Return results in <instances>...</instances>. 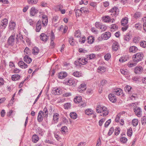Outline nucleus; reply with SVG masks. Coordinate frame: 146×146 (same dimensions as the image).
Here are the masks:
<instances>
[{
  "mask_svg": "<svg viewBox=\"0 0 146 146\" xmlns=\"http://www.w3.org/2000/svg\"><path fill=\"white\" fill-rule=\"evenodd\" d=\"M96 111L98 113H102V114L101 115H103V116H105L107 115L109 111L107 108L105 106L101 107L100 106H98L96 108Z\"/></svg>",
  "mask_w": 146,
  "mask_h": 146,
  "instance_id": "1",
  "label": "nucleus"
},
{
  "mask_svg": "<svg viewBox=\"0 0 146 146\" xmlns=\"http://www.w3.org/2000/svg\"><path fill=\"white\" fill-rule=\"evenodd\" d=\"M144 57V55L142 52L137 53L134 54L132 57L133 62L137 63L141 61Z\"/></svg>",
  "mask_w": 146,
  "mask_h": 146,
  "instance_id": "2",
  "label": "nucleus"
},
{
  "mask_svg": "<svg viewBox=\"0 0 146 146\" xmlns=\"http://www.w3.org/2000/svg\"><path fill=\"white\" fill-rule=\"evenodd\" d=\"M15 35H11L8 38L7 40V43L9 46H13L15 42Z\"/></svg>",
  "mask_w": 146,
  "mask_h": 146,
  "instance_id": "3",
  "label": "nucleus"
},
{
  "mask_svg": "<svg viewBox=\"0 0 146 146\" xmlns=\"http://www.w3.org/2000/svg\"><path fill=\"white\" fill-rule=\"evenodd\" d=\"M111 13V15L116 17L119 14V9L116 7H114L109 11Z\"/></svg>",
  "mask_w": 146,
  "mask_h": 146,
  "instance_id": "4",
  "label": "nucleus"
},
{
  "mask_svg": "<svg viewBox=\"0 0 146 146\" xmlns=\"http://www.w3.org/2000/svg\"><path fill=\"white\" fill-rule=\"evenodd\" d=\"M8 20L7 19H4L1 21L0 24V28L4 29L8 24Z\"/></svg>",
  "mask_w": 146,
  "mask_h": 146,
  "instance_id": "5",
  "label": "nucleus"
},
{
  "mask_svg": "<svg viewBox=\"0 0 146 146\" xmlns=\"http://www.w3.org/2000/svg\"><path fill=\"white\" fill-rule=\"evenodd\" d=\"M134 110L136 116L138 117H141V116L142 111L140 108L137 107L134 109Z\"/></svg>",
  "mask_w": 146,
  "mask_h": 146,
  "instance_id": "6",
  "label": "nucleus"
},
{
  "mask_svg": "<svg viewBox=\"0 0 146 146\" xmlns=\"http://www.w3.org/2000/svg\"><path fill=\"white\" fill-rule=\"evenodd\" d=\"M108 98L109 100L112 102L114 103L116 101L117 99L114 94H110L108 95Z\"/></svg>",
  "mask_w": 146,
  "mask_h": 146,
  "instance_id": "7",
  "label": "nucleus"
},
{
  "mask_svg": "<svg viewBox=\"0 0 146 146\" xmlns=\"http://www.w3.org/2000/svg\"><path fill=\"white\" fill-rule=\"evenodd\" d=\"M67 74L65 72H62L58 74V78L60 79H63L67 76Z\"/></svg>",
  "mask_w": 146,
  "mask_h": 146,
  "instance_id": "8",
  "label": "nucleus"
},
{
  "mask_svg": "<svg viewBox=\"0 0 146 146\" xmlns=\"http://www.w3.org/2000/svg\"><path fill=\"white\" fill-rule=\"evenodd\" d=\"M47 17L46 15H44L42 17V22L43 25L46 26L47 25L48 22Z\"/></svg>",
  "mask_w": 146,
  "mask_h": 146,
  "instance_id": "9",
  "label": "nucleus"
},
{
  "mask_svg": "<svg viewBox=\"0 0 146 146\" xmlns=\"http://www.w3.org/2000/svg\"><path fill=\"white\" fill-rule=\"evenodd\" d=\"M42 111H39L38 113V115L37 116V120L39 122H41L43 120V118H46L44 117H43L42 115Z\"/></svg>",
  "mask_w": 146,
  "mask_h": 146,
  "instance_id": "10",
  "label": "nucleus"
},
{
  "mask_svg": "<svg viewBox=\"0 0 146 146\" xmlns=\"http://www.w3.org/2000/svg\"><path fill=\"white\" fill-rule=\"evenodd\" d=\"M112 49L113 51H116L118 49L119 45L116 41H115L112 46Z\"/></svg>",
  "mask_w": 146,
  "mask_h": 146,
  "instance_id": "11",
  "label": "nucleus"
},
{
  "mask_svg": "<svg viewBox=\"0 0 146 146\" xmlns=\"http://www.w3.org/2000/svg\"><path fill=\"white\" fill-rule=\"evenodd\" d=\"M104 40H107L111 36V33L109 32H107L102 35Z\"/></svg>",
  "mask_w": 146,
  "mask_h": 146,
  "instance_id": "12",
  "label": "nucleus"
},
{
  "mask_svg": "<svg viewBox=\"0 0 146 146\" xmlns=\"http://www.w3.org/2000/svg\"><path fill=\"white\" fill-rule=\"evenodd\" d=\"M18 65L22 68H26L28 67L27 65L22 61H20L18 62Z\"/></svg>",
  "mask_w": 146,
  "mask_h": 146,
  "instance_id": "13",
  "label": "nucleus"
},
{
  "mask_svg": "<svg viewBox=\"0 0 146 146\" xmlns=\"http://www.w3.org/2000/svg\"><path fill=\"white\" fill-rule=\"evenodd\" d=\"M143 68L141 66H137L135 69V73L137 74H140L141 72L143 70Z\"/></svg>",
  "mask_w": 146,
  "mask_h": 146,
  "instance_id": "14",
  "label": "nucleus"
},
{
  "mask_svg": "<svg viewBox=\"0 0 146 146\" xmlns=\"http://www.w3.org/2000/svg\"><path fill=\"white\" fill-rule=\"evenodd\" d=\"M38 11L34 7H32L30 11V14L32 16H34L36 14H37Z\"/></svg>",
  "mask_w": 146,
  "mask_h": 146,
  "instance_id": "15",
  "label": "nucleus"
},
{
  "mask_svg": "<svg viewBox=\"0 0 146 146\" xmlns=\"http://www.w3.org/2000/svg\"><path fill=\"white\" fill-rule=\"evenodd\" d=\"M40 37L41 40L44 42L46 41L48 38V37L46 34L43 33L40 34Z\"/></svg>",
  "mask_w": 146,
  "mask_h": 146,
  "instance_id": "16",
  "label": "nucleus"
},
{
  "mask_svg": "<svg viewBox=\"0 0 146 146\" xmlns=\"http://www.w3.org/2000/svg\"><path fill=\"white\" fill-rule=\"evenodd\" d=\"M79 64L85 65L87 63L86 58H80L78 59Z\"/></svg>",
  "mask_w": 146,
  "mask_h": 146,
  "instance_id": "17",
  "label": "nucleus"
},
{
  "mask_svg": "<svg viewBox=\"0 0 146 146\" xmlns=\"http://www.w3.org/2000/svg\"><path fill=\"white\" fill-rule=\"evenodd\" d=\"M110 17L108 16H105L104 17H102V20L104 22H111V17Z\"/></svg>",
  "mask_w": 146,
  "mask_h": 146,
  "instance_id": "18",
  "label": "nucleus"
},
{
  "mask_svg": "<svg viewBox=\"0 0 146 146\" xmlns=\"http://www.w3.org/2000/svg\"><path fill=\"white\" fill-rule=\"evenodd\" d=\"M41 21L39 20L36 24V32H39L40 31L41 28Z\"/></svg>",
  "mask_w": 146,
  "mask_h": 146,
  "instance_id": "19",
  "label": "nucleus"
},
{
  "mask_svg": "<svg viewBox=\"0 0 146 146\" xmlns=\"http://www.w3.org/2000/svg\"><path fill=\"white\" fill-rule=\"evenodd\" d=\"M24 60L25 62L29 64L32 61V59L28 56L26 55L24 57Z\"/></svg>",
  "mask_w": 146,
  "mask_h": 146,
  "instance_id": "20",
  "label": "nucleus"
},
{
  "mask_svg": "<svg viewBox=\"0 0 146 146\" xmlns=\"http://www.w3.org/2000/svg\"><path fill=\"white\" fill-rule=\"evenodd\" d=\"M20 78V76L19 74H14L11 76L12 80L13 81L18 80Z\"/></svg>",
  "mask_w": 146,
  "mask_h": 146,
  "instance_id": "21",
  "label": "nucleus"
},
{
  "mask_svg": "<svg viewBox=\"0 0 146 146\" xmlns=\"http://www.w3.org/2000/svg\"><path fill=\"white\" fill-rule=\"evenodd\" d=\"M42 115L43 117H44L46 118H47L48 116V112L47 109L46 107H45L42 111Z\"/></svg>",
  "mask_w": 146,
  "mask_h": 146,
  "instance_id": "22",
  "label": "nucleus"
},
{
  "mask_svg": "<svg viewBox=\"0 0 146 146\" xmlns=\"http://www.w3.org/2000/svg\"><path fill=\"white\" fill-rule=\"evenodd\" d=\"M137 50L138 49L135 46H131L129 48V52H130L135 53L137 51Z\"/></svg>",
  "mask_w": 146,
  "mask_h": 146,
  "instance_id": "23",
  "label": "nucleus"
},
{
  "mask_svg": "<svg viewBox=\"0 0 146 146\" xmlns=\"http://www.w3.org/2000/svg\"><path fill=\"white\" fill-rule=\"evenodd\" d=\"M129 57L128 56H122L121 57L119 60L120 62H125L127 60H129Z\"/></svg>",
  "mask_w": 146,
  "mask_h": 146,
  "instance_id": "24",
  "label": "nucleus"
},
{
  "mask_svg": "<svg viewBox=\"0 0 146 146\" xmlns=\"http://www.w3.org/2000/svg\"><path fill=\"white\" fill-rule=\"evenodd\" d=\"M131 88H132L131 86L128 85L126 86L125 87V91L126 92L128 93L129 94H131Z\"/></svg>",
  "mask_w": 146,
  "mask_h": 146,
  "instance_id": "25",
  "label": "nucleus"
},
{
  "mask_svg": "<svg viewBox=\"0 0 146 146\" xmlns=\"http://www.w3.org/2000/svg\"><path fill=\"white\" fill-rule=\"evenodd\" d=\"M128 18L125 17L123 18L121 21V25L123 26H125L128 23Z\"/></svg>",
  "mask_w": 146,
  "mask_h": 146,
  "instance_id": "26",
  "label": "nucleus"
},
{
  "mask_svg": "<svg viewBox=\"0 0 146 146\" xmlns=\"http://www.w3.org/2000/svg\"><path fill=\"white\" fill-rule=\"evenodd\" d=\"M16 24L14 22H11L9 24V28L11 30H13L15 27Z\"/></svg>",
  "mask_w": 146,
  "mask_h": 146,
  "instance_id": "27",
  "label": "nucleus"
},
{
  "mask_svg": "<svg viewBox=\"0 0 146 146\" xmlns=\"http://www.w3.org/2000/svg\"><path fill=\"white\" fill-rule=\"evenodd\" d=\"M106 70V68L103 66L99 67L98 69V72L102 73H104Z\"/></svg>",
  "mask_w": 146,
  "mask_h": 146,
  "instance_id": "28",
  "label": "nucleus"
},
{
  "mask_svg": "<svg viewBox=\"0 0 146 146\" xmlns=\"http://www.w3.org/2000/svg\"><path fill=\"white\" fill-rule=\"evenodd\" d=\"M141 15V13L139 12H135L133 16V17L135 19H137L140 17Z\"/></svg>",
  "mask_w": 146,
  "mask_h": 146,
  "instance_id": "29",
  "label": "nucleus"
},
{
  "mask_svg": "<svg viewBox=\"0 0 146 146\" xmlns=\"http://www.w3.org/2000/svg\"><path fill=\"white\" fill-rule=\"evenodd\" d=\"M52 92V93H53L55 95L60 94L61 92V90L60 89L58 88L53 90Z\"/></svg>",
  "mask_w": 146,
  "mask_h": 146,
  "instance_id": "30",
  "label": "nucleus"
},
{
  "mask_svg": "<svg viewBox=\"0 0 146 146\" xmlns=\"http://www.w3.org/2000/svg\"><path fill=\"white\" fill-rule=\"evenodd\" d=\"M39 140V137L36 135H33L32 137V141L35 143H36Z\"/></svg>",
  "mask_w": 146,
  "mask_h": 146,
  "instance_id": "31",
  "label": "nucleus"
},
{
  "mask_svg": "<svg viewBox=\"0 0 146 146\" xmlns=\"http://www.w3.org/2000/svg\"><path fill=\"white\" fill-rule=\"evenodd\" d=\"M88 42L90 44H92L94 40V37L92 36H88Z\"/></svg>",
  "mask_w": 146,
  "mask_h": 146,
  "instance_id": "32",
  "label": "nucleus"
},
{
  "mask_svg": "<svg viewBox=\"0 0 146 146\" xmlns=\"http://www.w3.org/2000/svg\"><path fill=\"white\" fill-rule=\"evenodd\" d=\"M114 92H116V94L117 95H120V94L122 93V90L120 88H117L114 90Z\"/></svg>",
  "mask_w": 146,
  "mask_h": 146,
  "instance_id": "33",
  "label": "nucleus"
},
{
  "mask_svg": "<svg viewBox=\"0 0 146 146\" xmlns=\"http://www.w3.org/2000/svg\"><path fill=\"white\" fill-rule=\"evenodd\" d=\"M70 117L73 119H76L77 117V115L76 113L74 112L70 113Z\"/></svg>",
  "mask_w": 146,
  "mask_h": 146,
  "instance_id": "34",
  "label": "nucleus"
},
{
  "mask_svg": "<svg viewBox=\"0 0 146 146\" xmlns=\"http://www.w3.org/2000/svg\"><path fill=\"white\" fill-rule=\"evenodd\" d=\"M59 115V114L57 113H55L54 115L53 120L55 122H56L58 121Z\"/></svg>",
  "mask_w": 146,
  "mask_h": 146,
  "instance_id": "35",
  "label": "nucleus"
},
{
  "mask_svg": "<svg viewBox=\"0 0 146 146\" xmlns=\"http://www.w3.org/2000/svg\"><path fill=\"white\" fill-rule=\"evenodd\" d=\"M39 50L38 48L35 47L33 49V53L34 54H37L39 52Z\"/></svg>",
  "mask_w": 146,
  "mask_h": 146,
  "instance_id": "36",
  "label": "nucleus"
},
{
  "mask_svg": "<svg viewBox=\"0 0 146 146\" xmlns=\"http://www.w3.org/2000/svg\"><path fill=\"white\" fill-rule=\"evenodd\" d=\"M85 113L88 115H91L93 113V111L90 109H88L85 111Z\"/></svg>",
  "mask_w": 146,
  "mask_h": 146,
  "instance_id": "37",
  "label": "nucleus"
},
{
  "mask_svg": "<svg viewBox=\"0 0 146 146\" xmlns=\"http://www.w3.org/2000/svg\"><path fill=\"white\" fill-rule=\"evenodd\" d=\"M81 36V33L79 30H78L76 31L74 33V36L77 38L80 37Z\"/></svg>",
  "mask_w": 146,
  "mask_h": 146,
  "instance_id": "38",
  "label": "nucleus"
},
{
  "mask_svg": "<svg viewBox=\"0 0 146 146\" xmlns=\"http://www.w3.org/2000/svg\"><path fill=\"white\" fill-rule=\"evenodd\" d=\"M82 13H89L88 9L86 7H82L80 9Z\"/></svg>",
  "mask_w": 146,
  "mask_h": 146,
  "instance_id": "39",
  "label": "nucleus"
},
{
  "mask_svg": "<svg viewBox=\"0 0 146 146\" xmlns=\"http://www.w3.org/2000/svg\"><path fill=\"white\" fill-rule=\"evenodd\" d=\"M74 11H75L76 15V17L77 16L79 17L81 15V14L82 13L81 9L80 10L75 9Z\"/></svg>",
  "mask_w": 146,
  "mask_h": 146,
  "instance_id": "40",
  "label": "nucleus"
},
{
  "mask_svg": "<svg viewBox=\"0 0 146 146\" xmlns=\"http://www.w3.org/2000/svg\"><path fill=\"white\" fill-rule=\"evenodd\" d=\"M38 1V0H28V2L29 4H35Z\"/></svg>",
  "mask_w": 146,
  "mask_h": 146,
  "instance_id": "41",
  "label": "nucleus"
},
{
  "mask_svg": "<svg viewBox=\"0 0 146 146\" xmlns=\"http://www.w3.org/2000/svg\"><path fill=\"white\" fill-rule=\"evenodd\" d=\"M138 123V120L137 119H134L132 120L133 125L134 126H137Z\"/></svg>",
  "mask_w": 146,
  "mask_h": 146,
  "instance_id": "42",
  "label": "nucleus"
},
{
  "mask_svg": "<svg viewBox=\"0 0 146 146\" xmlns=\"http://www.w3.org/2000/svg\"><path fill=\"white\" fill-rule=\"evenodd\" d=\"M95 57V54H90V55H87V58L89 60H91L94 59Z\"/></svg>",
  "mask_w": 146,
  "mask_h": 146,
  "instance_id": "43",
  "label": "nucleus"
},
{
  "mask_svg": "<svg viewBox=\"0 0 146 146\" xmlns=\"http://www.w3.org/2000/svg\"><path fill=\"white\" fill-rule=\"evenodd\" d=\"M130 35L128 34H127L124 36V40L127 41H128L130 39Z\"/></svg>",
  "mask_w": 146,
  "mask_h": 146,
  "instance_id": "44",
  "label": "nucleus"
},
{
  "mask_svg": "<svg viewBox=\"0 0 146 146\" xmlns=\"http://www.w3.org/2000/svg\"><path fill=\"white\" fill-rule=\"evenodd\" d=\"M67 128L66 126H64L61 128V131L62 133L64 134L67 131Z\"/></svg>",
  "mask_w": 146,
  "mask_h": 146,
  "instance_id": "45",
  "label": "nucleus"
},
{
  "mask_svg": "<svg viewBox=\"0 0 146 146\" xmlns=\"http://www.w3.org/2000/svg\"><path fill=\"white\" fill-rule=\"evenodd\" d=\"M140 46L144 48H146V41L144 40H143L140 43Z\"/></svg>",
  "mask_w": 146,
  "mask_h": 146,
  "instance_id": "46",
  "label": "nucleus"
},
{
  "mask_svg": "<svg viewBox=\"0 0 146 146\" xmlns=\"http://www.w3.org/2000/svg\"><path fill=\"white\" fill-rule=\"evenodd\" d=\"M66 82L67 83V84L68 85L72 86L74 83V81L70 79L67 82Z\"/></svg>",
  "mask_w": 146,
  "mask_h": 146,
  "instance_id": "47",
  "label": "nucleus"
},
{
  "mask_svg": "<svg viewBox=\"0 0 146 146\" xmlns=\"http://www.w3.org/2000/svg\"><path fill=\"white\" fill-rule=\"evenodd\" d=\"M132 134V130L131 128H130L127 130V134L129 136L131 137Z\"/></svg>",
  "mask_w": 146,
  "mask_h": 146,
  "instance_id": "48",
  "label": "nucleus"
},
{
  "mask_svg": "<svg viewBox=\"0 0 146 146\" xmlns=\"http://www.w3.org/2000/svg\"><path fill=\"white\" fill-rule=\"evenodd\" d=\"M141 121L143 125L145 124L146 123V117L144 116L142 117L141 118Z\"/></svg>",
  "mask_w": 146,
  "mask_h": 146,
  "instance_id": "49",
  "label": "nucleus"
},
{
  "mask_svg": "<svg viewBox=\"0 0 146 146\" xmlns=\"http://www.w3.org/2000/svg\"><path fill=\"white\" fill-rule=\"evenodd\" d=\"M74 39L72 37H71L69 39V42L70 44L71 45H74Z\"/></svg>",
  "mask_w": 146,
  "mask_h": 146,
  "instance_id": "50",
  "label": "nucleus"
},
{
  "mask_svg": "<svg viewBox=\"0 0 146 146\" xmlns=\"http://www.w3.org/2000/svg\"><path fill=\"white\" fill-rule=\"evenodd\" d=\"M78 88L81 89H83V90H86V86L85 84H81Z\"/></svg>",
  "mask_w": 146,
  "mask_h": 146,
  "instance_id": "51",
  "label": "nucleus"
},
{
  "mask_svg": "<svg viewBox=\"0 0 146 146\" xmlns=\"http://www.w3.org/2000/svg\"><path fill=\"white\" fill-rule=\"evenodd\" d=\"M137 63L135 62H129L128 63V66L129 67H132L136 66Z\"/></svg>",
  "mask_w": 146,
  "mask_h": 146,
  "instance_id": "52",
  "label": "nucleus"
},
{
  "mask_svg": "<svg viewBox=\"0 0 146 146\" xmlns=\"http://www.w3.org/2000/svg\"><path fill=\"white\" fill-rule=\"evenodd\" d=\"M111 57V54H110L107 53L104 56V58L105 60H108Z\"/></svg>",
  "mask_w": 146,
  "mask_h": 146,
  "instance_id": "53",
  "label": "nucleus"
},
{
  "mask_svg": "<svg viewBox=\"0 0 146 146\" xmlns=\"http://www.w3.org/2000/svg\"><path fill=\"white\" fill-rule=\"evenodd\" d=\"M71 107V104L70 103H67L65 104L64 105V108L65 109H68L69 108Z\"/></svg>",
  "mask_w": 146,
  "mask_h": 146,
  "instance_id": "54",
  "label": "nucleus"
},
{
  "mask_svg": "<svg viewBox=\"0 0 146 146\" xmlns=\"http://www.w3.org/2000/svg\"><path fill=\"white\" fill-rule=\"evenodd\" d=\"M72 74L75 76L77 77H79L81 76L80 73L79 72L77 71L74 72Z\"/></svg>",
  "mask_w": 146,
  "mask_h": 146,
  "instance_id": "55",
  "label": "nucleus"
},
{
  "mask_svg": "<svg viewBox=\"0 0 146 146\" xmlns=\"http://www.w3.org/2000/svg\"><path fill=\"white\" fill-rule=\"evenodd\" d=\"M127 140V139L124 137H122L120 139V141L124 143H126Z\"/></svg>",
  "mask_w": 146,
  "mask_h": 146,
  "instance_id": "56",
  "label": "nucleus"
},
{
  "mask_svg": "<svg viewBox=\"0 0 146 146\" xmlns=\"http://www.w3.org/2000/svg\"><path fill=\"white\" fill-rule=\"evenodd\" d=\"M102 24L101 23L96 22L95 23V26L98 29H100V27L101 26Z\"/></svg>",
  "mask_w": 146,
  "mask_h": 146,
  "instance_id": "57",
  "label": "nucleus"
},
{
  "mask_svg": "<svg viewBox=\"0 0 146 146\" xmlns=\"http://www.w3.org/2000/svg\"><path fill=\"white\" fill-rule=\"evenodd\" d=\"M120 72H121V74H124V75H126L128 74V72L127 71V70H123V69H121Z\"/></svg>",
  "mask_w": 146,
  "mask_h": 146,
  "instance_id": "58",
  "label": "nucleus"
},
{
  "mask_svg": "<svg viewBox=\"0 0 146 146\" xmlns=\"http://www.w3.org/2000/svg\"><path fill=\"white\" fill-rule=\"evenodd\" d=\"M29 48L27 47H26L24 50V52L25 54L29 55Z\"/></svg>",
  "mask_w": 146,
  "mask_h": 146,
  "instance_id": "59",
  "label": "nucleus"
},
{
  "mask_svg": "<svg viewBox=\"0 0 146 146\" xmlns=\"http://www.w3.org/2000/svg\"><path fill=\"white\" fill-rule=\"evenodd\" d=\"M114 131V128L113 127H111L110 129L108 135H110L113 133Z\"/></svg>",
  "mask_w": 146,
  "mask_h": 146,
  "instance_id": "60",
  "label": "nucleus"
},
{
  "mask_svg": "<svg viewBox=\"0 0 146 146\" xmlns=\"http://www.w3.org/2000/svg\"><path fill=\"white\" fill-rule=\"evenodd\" d=\"M50 40H54L55 38V36L54 34V33L52 31L50 33Z\"/></svg>",
  "mask_w": 146,
  "mask_h": 146,
  "instance_id": "61",
  "label": "nucleus"
},
{
  "mask_svg": "<svg viewBox=\"0 0 146 146\" xmlns=\"http://www.w3.org/2000/svg\"><path fill=\"white\" fill-rule=\"evenodd\" d=\"M111 121V119H108L107 121L105 124V127H108Z\"/></svg>",
  "mask_w": 146,
  "mask_h": 146,
  "instance_id": "62",
  "label": "nucleus"
},
{
  "mask_svg": "<svg viewBox=\"0 0 146 146\" xmlns=\"http://www.w3.org/2000/svg\"><path fill=\"white\" fill-rule=\"evenodd\" d=\"M107 29V27L104 25H102L100 27V29L102 31H104L106 30Z\"/></svg>",
  "mask_w": 146,
  "mask_h": 146,
  "instance_id": "63",
  "label": "nucleus"
},
{
  "mask_svg": "<svg viewBox=\"0 0 146 146\" xmlns=\"http://www.w3.org/2000/svg\"><path fill=\"white\" fill-rule=\"evenodd\" d=\"M27 21L30 25H33V21L31 19H29L28 18L27 19Z\"/></svg>",
  "mask_w": 146,
  "mask_h": 146,
  "instance_id": "64",
  "label": "nucleus"
}]
</instances>
